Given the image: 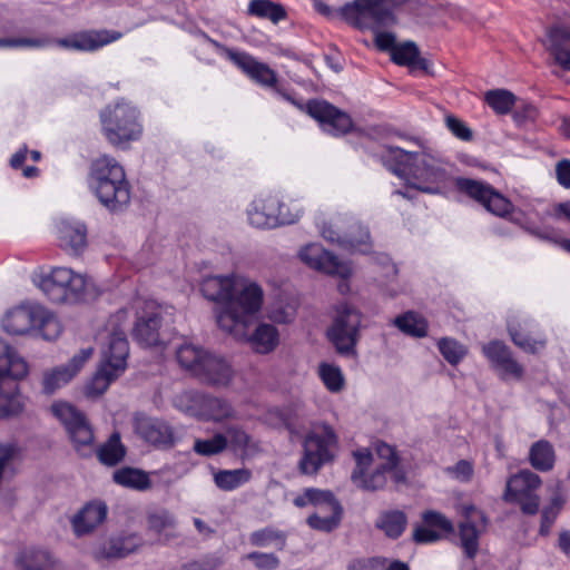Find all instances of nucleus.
I'll use <instances>...</instances> for the list:
<instances>
[{
    "mask_svg": "<svg viewBox=\"0 0 570 570\" xmlns=\"http://www.w3.org/2000/svg\"><path fill=\"white\" fill-rule=\"evenodd\" d=\"M200 291L208 301L218 304L217 325L224 332H234L237 336L245 335L248 315L258 313L263 305L262 287L252 282L243 284L234 274L206 277Z\"/></svg>",
    "mask_w": 570,
    "mask_h": 570,
    "instance_id": "f257e3e1",
    "label": "nucleus"
},
{
    "mask_svg": "<svg viewBox=\"0 0 570 570\" xmlns=\"http://www.w3.org/2000/svg\"><path fill=\"white\" fill-rule=\"evenodd\" d=\"M455 189L478 204L482 205L494 216L508 219L522 226L530 235L539 239L551 242L570 254V239L553 236V230L541 229L539 227L523 226L521 219L514 215L515 206L513 203L498 191L491 184L466 177L454 178Z\"/></svg>",
    "mask_w": 570,
    "mask_h": 570,
    "instance_id": "f03ea898",
    "label": "nucleus"
},
{
    "mask_svg": "<svg viewBox=\"0 0 570 570\" xmlns=\"http://www.w3.org/2000/svg\"><path fill=\"white\" fill-rule=\"evenodd\" d=\"M122 32L108 29H81L70 32L61 38L49 35L36 37H7L0 38V48H31L43 49L58 47L68 51L96 52L104 47L122 38Z\"/></svg>",
    "mask_w": 570,
    "mask_h": 570,
    "instance_id": "7ed1b4c3",
    "label": "nucleus"
},
{
    "mask_svg": "<svg viewBox=\"0 0 570 570\" xmlns=\"http://www.w3.org/2000/svg\"><path fill=\"white\" fill-rule=\"evenodd\" d=\"M88 184L110 212H121L130 202V185L125 169L111 156L102 155L92 160Z\"/></svg>",
    "mask_w": 570,
    "mask_h": 570,
    "instance_id": "20e7f679",
    "label": "nucleus"
},
{
    "mask_svg": "<svg viewBox=\"0 0 570 570\" xmlns=\"http://www.w3.org/2000/svg\"><path fill=\"white\" fill-rule=\"evenodd\" d=\"M387 156L395 161L392 171L402 178H412L417 190L436 194L445 183L446 171L440 161L425 153L406 151L400 147H389Z\"/></svg>",
    "mask_w": 570,
    "mask_h": 570,
    "instance_id": "39448f33",
    "label": "nucleus"
},
{
    "mask_svg": "<svg viewBox=\"0 0 570 570\" xmlns=\"http://www.w3.org/2000/svg\"><path fill=\"white\" fill-rule=\"evenodd\" d=\"M28 374L27 362L3 340H0V419L19 414L23 409L17 381Z\"/></svg>",
    "mask_w": 570,
    "mask_h": 570,
    "instance_id": "423d86ee",
    "label": "nucleus"
},
{
    "mask_svg": "<svg viewBox=\"0 0 570 570\" xmlns=\"http://www.w3.org/2000/svg\"><path fill=\"white\" fill-rule=\"evenodd\" d=\"M32 283L52 303H76L86 292V277L68 267L40 268L32 274Z\"/></svg>",
    "mask_w": 570,
    "mask_h": 570,
    "instance_id": "0eeeda50",
    "label": "nucleus"
},
{
    "mask_svg": "<svg viewBox=\"0 0 570 570\" xmlns=\"http://www.w3.org/2000/svg\"><path fill=\"white\" fill-rule=\"evenodd\" d=\"M99 117L102 134L114 146L137 140L142 134L139 111L130 104L109 105L100 111Z\"/></svg>",
    "mask_w": 570,
    "mask_h": 570,
    "instance_id": "6e6552de",
    "label": "nucleus"
},
{
    "mask_svg": "<svg viewBox=\"0 0 570 570\" xmlns=\"http://www.w3.org/2000/svg\"><path fill=\"white\" fill-rule=\"evenodd\" d=\"M407 0H353L340 10L344 21L356 29L391 27L396 23L394 10Z\"/></svg>",
    "mask_w": 570,
    "mask_h": 570,
    "instance_id": "1a4fd4ad",
    "label": "nucleus"
},
{
    "mask_svg": "<svg viewBox=\"0 0 570 570\" xmlns=\"http://www.w3.org/2000/svg\"><path fill=\"white\" fill-rule=\"evenodd\" d=\"M317 226L323 238L344 249L363 254L371 249V235L367 227L354 217L337 216L330 222L322 220Z\"/></svg>",
    "mask_w": 570,
    "mask_h": 570,
    "instance_id": "9d476101",
    "label": "nucleus"
},
{
    "mask_svg": "<svg viewBox=\"0 0 570 570\" xmlns=\"http://www.w3.org/2000/svg\"><path fill=\"white\" fill-rule=\"evenodd\" d=\"M51 412L65 426L75 450L87 455L94 449L95 434L86 415L67 402H55Z\"/></svg>",
    "mask_w": 570,
    "mask_h": 570,
    "instance_id": "9b49d317",
    "label": "nucleus"
},
{
    "mask_svg": "<svg viewBox=\"0 0 570 570\" xmlns=\"http://www.w3.org/2000/svg\"><path fill=\"white\" fill-rule=\"evenodd\" d=\"M163 308L159 304L154 301H138L132 338L147 347L165 344L167 335L163 328Z\"/></svg>",
    "mask_w": 570,
    "mask_h": 570,
    "instance_id": "f8f14e48",
    "label": "nucleus"
},
{
    "mask_svg": "<svg viewBox=\"0 0 570 570\" xmlns=\"http://www.w3.org/2000/svg\"><path fill=\"white\" fill-rule=\"evenodd\" d=\"M225 57L239 68L246 76L262 87L269 88L283 99L297 108H302L301 101L296 100L289 92L284 90L278 82L276 72L268 65L259 62L245 51L230 48H223Z\"/></svg>",
    "mask_w": 570,
    "mask_h": 570,
    "instance_id": "ddd939ff",
    "label": "nucleus"
},
{
    "mask_svg": "<svg viewBox=\"0 0 570 570\" xmlns=\"http://www.w3.org/2000/svg\"><path fill=\"white\" fill-rule=\"evenodd\" d=\"M541 484V478L537 473L521 470L508 479L503 500L507 503L518 504L525 515H535L540 509V497L537 490Z\"/></svg>",
    "mask_w": 570,
    "mask_h": 570,
    "instance_id": "4468645a",
    "label": "nucleus"
},
{
    "mask_svg": "<svg viewBox=\"0 0 570 570\" xmlns=\"http://www.w3.org/2000/svg\"><path fill=\"white\" fill-rule=\"evenodd\" d=\"M336 443L337 438L327 425L321 432L307 434L303 443L304 454L298 464L301 472L316 474L324 464L333 461V448Z\"/></svg>",
    "mask_w": 570,
    "mask_h": 570,
    "instance_id": "2eb2a0df",
    "label": "nucleus"
},
{
    "mask_svg": "<svg viewBox=\"0 0 570 570\" xmlns=\"http://www.w3.org/2000/svg\"><path fill=\"white\" fill-rule=\"evenodd\" d=\"M302 111L317 121L322 131L333 137H343L354 129L351 115L324 99H309L302 104Z\"/></svg>",
    "mask_w": 570,
    "mask_h": 570,
    "instance_id": "dca6fc26",
    "label": "nucleus"
},
{
    "mask_svg": "<svg viewBox=\"0 0 570 570\" xmlns=\"http://www.w3.org/2000/svg\"><path fill=\"white\" fill-rule=\"evenodd\" d=\"M362 322V315L347 304H342L337 309V316L334 320L327 335L341 354L354 353L357 342L358 328Z\"/></svg>",
    "mask_w": 570,
    "mask_h": 570,
    "instance_id": "f3484780",
    "label": "nucleus"
},
{
    "mask_svg": "<svg viewBox=\"0 0 570 570\" xmlns=\"http://www.w3.org/2000/svg\"><path fill=\"white\" fill-rule=\"evenodd\" d=\"M128 309L120 308L114 315L110 316L108 324L114 327L107 346L102 351L101 363H105L116 371L125 372L127 367V357L129 355V343L127 340L126 332L121 328V325L128 321Z\"/></svg>",
    "mask_w": 570,
    "mask_h": 570,
    "instance_id": "a211bd4d",
    "label": "nucleus"
},
{
    "mask_svg": "<svg viewBox=\"0 0 570 570\" xmlns=\"http://www.w3.org/2000/svg\"><path fill=\"white\" fill-rule=\"evenodd\" d=\"M353 458L355 468L352 471L351 480L358 489L371 492L380 491L386 487L389 476L393 479V471L381 465H376L375 469L368 471L373 462V454L370 449L363 448L353 451Z\"/></svg>",
    "mask_w": 570,
    "mask_h": 570,
    "instance_id": "6ab92c4d",
    "label": "nucleus"
},
{
    "mask_svg": "<svg viewBox=\"0 0 570 570\" xmlns=\"http://www.w3.org/2000/svg\"><path fill=\"white\" fill-rule=\"evenodd\" d=\"M285 208L275 195L256 198L247 210L248 222L256 228H275L294 223L295 218L285 213Z\"/></svg>",
    "mask_w": 570,
    "mask_h": 570,
    "instance_id": "aec40b11",
    "label": "nucleus"
},
{
    "mask_svg": "<svg viewBox=\"0 0 570 570\" xmlns=\"http://www.w3.org/2000/svg\"><path fill=\"white\" fill-rule=\"evenodd\" d=\"M464 521L459 524L460 546L466 558L473 559L479 551L480 534L487 529L489 519L473 504L463 507Z\"/></svg>",
    "mask_w": 570,
    "mask_h": 570,
    "instance_id": "412c9836",
    "label": "nucleus"
},
{
    "mask_svg": "<svg viewBox=\"0 0 570 570\" xmlns=\"http://www.w3.org/2000/svg\"><path fill=\"white\" fill-rule=\"evenodd\" d=\"M301 259L311 268L347 281L352 275L350 264L324 249L320 244H309L299 250Z\"/></svg>",
    "mask_w": 570,
    "mask_h": 570,
    "instance_id": "4be33fe9",
    "label": "nucleus"
},
{
    "mask_svg": "<svg viewBox=\"0 0 570 570\" xmlns=\"http://www.w3.org/2000/svg\"><path fill=\"white\" fill-rule=\"evenodd\" d=\"M508 332L512 342L522 351L537 354L547 345V337L531 318H512L508 322Z\"/></svg>",
    "mask_w": 570,
    "mask_h": 570,
    "instance_id": "5701e85b",
    "label": "nucleus"
},
{
    "mask_svg": "<svg viewBox=\"0 0 570 570\" xmlns=\"http://www.w3.org/2000/svg\"><path fill=\"white\" fill-rule=\"evenodd\" d=\"M422 521L423 524L413 531V540L416 543H434L455 532L453 522L441 512L428 510L422 513Z\"/></svg>",
    "mask_w": 570,
    "mask_h": 570,
    "instance_id": "b1692460",
    "label": "nucleus"
},
{
    "mask_svg": "<svg viewBox=\"0 0 570 570\" xmlns=\"http://www.w3.org/2000/svg\"><path fill=\"white\" fill-rule=\"evenodd\" d=\"M92 347L82 348L67 365L58 366L43 375V392L52 394L56 390L67 384L91 357Z\"/></svg>",
    "mask_w": 570,
    "mask_h": 570,
    "instance_id": "393cba45",
    "label": "nucleus"
},
{
    "mask_svg": "<svg viewBox=\"0 0 570 570\" xmlns=\"http://www.w3.org/2000/svg\"><path fill=\"white\" fill-rule=\"evenodd\" d=\"M59 246L70 255H80L87 247V227L70 218L60 219L57 225Z\"/></svg>",
    "mask_w": 570,
    "mask_h": 570,
    "instance_id": "a878e982",
    "label": "nucleus"
},
{
    "mask_svg": "<svg viewBox=\"0 0 570 570\" xmlns=\"http://www.w3.org/2000/svg\"><path fill=\"white\" fill-rule=\"evenodd\" d=\"M255 314H249L246 320L245 335L237 336L234 332H227L237 341L247 342L252 350L259 354H267L275 350L278 344L279 334L277 328L271 324H259L255 331L249 334L248 328Z\"/></svg>",
    "mask_w": 570,
    "mask_h": 570,
    "instance_id": "bb28decb",
    "label": "nucleus"
},
{
    "mask_svg": "<svg viewBox=\"0 0 570 570\" xmlns=\"http://www.w3.org/2000/svg\"><path fill=\"white\" fill-rule=\"evenodd\" d=\"M136 432L155 448L170 449L175 445L173 428L161 420L151 417L137 420Z\"/></svg>",
    "mask_w": 570,
    "mask_h": 570,
    "instance_id": "cd10ccee",
    "label": "nucleus"
},
{
    "mask_svg": "<svg viewBox=\"0 0 570 570\" xmlns=\"http://www.w3.org/2000/svg\"><path fill=\"white\" fill-rule=\"evenodd\" d=\"M547 49L554 63L563 71L570 72V26L553 24L547 32Z\"/></svg>",
    "mask_w": 570,
    "mask_h": 570,
    "instance_id": "c85d7f7f",
    "label": "nucleus"
},
{
    "mask_svg": "<svg viewBox=\"0 0 570 570\" xmlns=\"http://www.w3.org/2000/svg\"><path fill=\"white\" fill-rule=\"evenodd\" d=\"M194 376L212 385H227L233 377V368L225 358L207 353Z\"/></svg>",
    "mask_w": 570,
    "mask_h": 570,
    "instance_id": "c756f323",
    "label": "nucleus"
},
{
    "mask_svg": "<svg viewBox=\"0 0 570 570\" xmlns=\"http://www.w3.org/2000/svg\"><path fill=\"white\" fill-rule=\"evenodd\" d=\"M141 544L139 535L131 533L111 538L94 551V558L97 561L125 558L132 553Z\"/></svg>",
    "mask_w": 570,
    "mask_h": 570,
    "instance_id": "7c9ffc66",
    "label": "nucleus"
},
{
    "mask_svg": "<svg viewBox=\"0 0 570 570\" xmlns=\"http://www.w3.org/2000/svg\"><path fill=\"white\" fill-rule=\"evenodd\" d=\"M39 305H21L7 312L2 318L3 330L12 335H23L35 327Z\"/></svg>",
    "mask_w": 570,
    "mask_h": 570,
    "instance_id": "2f4dec72",
    "label": "nucleus"
},
{
    "mask_svg": "<svg viewBox=\"0 0 570 570\" xmlns=\"http://www.w3.org/2000/svg\"><path fill=\"white\" fill-rule=\"evenodd\" d=\"M107 505L100 501L87 503L73 518L72 528L77 535L91 532L101 524L107 517Z\"/></svg>",
    "mask_w": 570,
    "mask_h": 570,
    "instance_id": "473e14b6",
    "label": "nucleus"
},
{
    "mask_svg": "<svg viewBox=\"0 0 570 570\" xmlns=\"http://www.w3.org/2000/svg\"><path fill=\"white\" fill-rule=\"evenodd\" d=\"M293 503L299 509L312 505L320 512L341 505L332 491L317 488H306L294 498Z\"/></svg>",
    "mask_w": 570,
    "mask_h": 570,
    "instance_id": "72a5a7b5",
    "label": "nucleus"
},
{
    "mask_svg": "<svg viewBox=\"0 0 570 570\" xmlns=\"http://www.w3.org/2000/svg\"><path fill=\"white\" fill-rule=\"evenodd\" d=\"M225 436H227L229 450L243 460L259 450L258 443L238 425L226 428Z\"/></svg>",
    "mask_w": 570,
    "mask_h": 570,
    "instance_id": "f704fd0d",
    "label": "nucleus"
},
{
    "mask_svg": "<svg viewBox=\"0 0 570 570\" xmlns=\"http://www.w3.org/2000/svg\"><path fill=\"white\" fill-rule=\"evenodd\" d=\"M112 480L118 485L136 491H147L151 488L149 474L131 466L117 469L112 474Z\"/></svg>",
    "mask_w": 570,
    "mask_h": 570,
    "instance_id": "c9c22d12",
    "label": "nucleus"
},
{
    "mask_svg": "<svg viewBox=\"0 0 570 570\" xmlns=\"http://www.w3.org/2000/svg\"><path fill=\"white\" fill-rule=\"evenodd\" d=\"M529 462L537 471H551L556 463L553 445L548 440L543 439L534 442L529 450Z\"/></svg>",
    "mask_w": 570,
    "mask_h": 570,
    "instance_id": "e433bc0d",
    "label": "nucleus"
},
{
    "mask_svg": "<svg viewBox=\"0 0 570 570\" xmlns=\"http://www.w3.org/2000/svg\"><path fill=\"white\" fill-rule=\"evenodd\" d=\"M17 562L23 570H56L55 560L47 550L26 549L20 552Z\"/></svg>",
    "mask_w": 570,
    "mask_h": 570,
    "instance_id": "4c0bfd02",
    "label": "nucleus"
},
{
    "mask_svg": "<svg viewBox=\"0 0 570 570\" xmlns=\"http://www.w3.org/2000/svg\"><path fill=\"white\" fill-rule=\"evenodd\" d=\"M248 541L253 547L267 548L274 546L278 551H283L286 547L287 533L274 527H265L253 531Z\"/></svg>",
    "mask_w": 570,
    "mask_h": 570,
    "instance_id": "58836bf2",
    "label": "nucleus"
},
{
    "mask_svg": "<svg viewBox=\"0 0 570 570\" xmlns=\"http://www.w3.org/2000/svg\"><path fill=\"white\" fill-rule=\"evenodd\" d=\"M247 13L259 19H267L273 23H278L287 18L285 7L271 0H250Z\"/></svg>",
    "mask_w": 570,
    "mask_h": 570,
    "instance_id": "ea45409f",
    "label": "nucleus"
},
{
    "mask_svg": "<svg viewBox=\"0 0 570 570\" xmlns=\"http://www.w3.org/2000/svg\"><path fill=\"white\" fill-rule=\"evenodd\" d=\"M392 61L399 66L426 70L428 60L420 57V51L414 42H405L393 48Z\"/></svg>",
    "mask_w": 570,
    "mask_h": 570,
    "instance_id": "a19ab883",
    "label": "nucleus"
},
{
    "mask_svg": "<svg viewBox=\"0 0 570 570\" xmlns=\"http://www.w3.org/2000/svg\"><path fill=\"white\" fill-rule=\"evenodd\" d=\"M406 524V514L400 510L382 512L375 523L376 528L391 539L400 538L405 531Z\"/></svg>",
    "mask_w": 570,
    "mask_h": 570,
    "instance_id": "79ce46f5",
    "label": "nucleus"
},
{
    "mask_svg": "<svg viewBox=\"0 0 570 570\" xmlns=\"http://www.w3.org/2000/svg\"><path fill=\"white\" fill-rule=\"evenodd\" d=\"M232 405L223 399L204 396L200 401V415L206 421L222 422L233 416Z\"/></svg>",
    "mask_w": 570,
    "mask_h": 570,
    "instance_id": "37998d69",
    "label": "nucleus"
},
{
    "mask_svg": "<svg viewBox=\"0 0 570 570\" xmlns=\"http://www.w3.org/2000/svg\"><path fill=\"white\" fill-rule=\"evenodd\" d=\"M252 479V471L246 468L219 470L214 474L215 485L222 491H234Z\"/></svg>",
    "mask_w": 570,
    "mask_h": 570,
    "instance_id": "c03bdc74",
    "label": "nucleus"
},
{
    "mask_svg": "<svg viewBox=\"0 0 570 570\" xmlns=\"http://www.w3.org/2000/svg\"><path fill=\"white\" fill-rule=\"evenodd\" d=\"M567 502L566 495L561 491H556L549 503L541 511V522L539 535L548 537L551 533L552 525L561 513Z\"/></svg>",
    "mask_w": 570,
    "mask_h": 570,
    "instance_id": "a18cd8bd",
    "label": "nucleus"
},
{
    "mask_svg": "<svg viewBox=\"0 0 570 570\" xmlns=\"http://www.w3.org/2000/svg\"><path fill=\"white\" fill-rule=\"evenodd\" d=\"M343 508L342 505L327 509L323 512L316 511L312 513L306 523L309 528L316 531L331 532L335 530L342 520Z\"/></svg>",
    "mask_w": 570,
    "mask_h": 570,
    "instance_id": "49530a36",
    "label": "nucleus"
},
{
    "mask_svg": "<svg viewBox=\"0 0 570 570\" xmlns=\"http://www.w3.org/2000/svg\"><path fill=\"white\" fill-rule=\"evenodd\" d=\"M126 448L121 443L120 434L112 433L109 439L99 446L97 456L99 461L108 466H115L124 460Z\"/></svg>",
    "mask_w": 570,
    "mask_h": 570,
    "instance_id": "de8ad7c7",
    "label": "nucleus"
},
{
    "mask_svg": "<svg viewBox=\"0 0 570 570\" xmlns=\"http://www.w3.org/2000/svg\"><path fill=\"white\" fill-rule=\"evenodd\" d=\"M393 324L404 334L413 337H425L428 335L429 324L425 318L416 313L409 311L393 320Z\"/></svg>",
    "mask_w": 570,
    "mask_h": 570,
    "instance_id": "09e8293b",
    "label": "nucleus"
},
{
    "mask_svg": "<svg viewBox=\"0 0 570 570\" xmlns=\"http://www.w3.org/2000/svg\"><path fill=\"white\" fill-rule=\"evenodd\" d=\"M35 318L33 330H38L40 335L47 341H55L62 332V326L58 317L49 309L39 305Z\"/></svg>",
    "mask_w": 570,
    "mask_h": 570,
    "instance_id": "8fccbe9b",
    "label": "nucleus"
},
{
    "mask_svg": "<svg viewBox=\"0 0 570 570\" xmlns=\"http://www.w3.org/2000/svg\"><path fill=\"white\" fill-rule=\"evenodd\" d=\"M375 451L377 456L385 461L380 465L393 471V481L396 484L405 482V472L400 468V458L397 455L396 449L383 441H379L375 444Z\"/></svg>",
    "mask_w": 570,
    "mask_h": 570,
    "instance_id": "3c124183",
    "label": "nucleus"
},
{
    "mask_svg": "<svg viewBox=\"0 0 570 570\" xmlns=\"http://www.w3.org/2000/svg\"><path fill=\"white\" fill-rule=\"evenodd\" d=\"M122 372L116 371V368L101 363L97 372L91 377L90 382L86 386V392L90 396H97L104 394L110 383L118 379Z\"/></svg>",
    "mask_w": 570,
    "mask_h": 570,
    "instance_id": "603ef678",
    "label": "nucleus"
},
{
    "mask_svg": "<svg viewBox=\"0 0 570 570\" xmlns=\"http://www.w3.org/2000/svg\"><path fill=\"white\" fill-rule=\"evenodd\" d=\"M517 97L507 89H492L484 94V102L497 114L508 115L514 107Z\"/></svg>",
    "mask_w": 570,
    "mask_h": 570,
    "instance_id": "864d4df0",
    "label": "nucleus"
},
{
    "mask_svg": "<svg viewBox=\"0 0 570 570\" xmlns=\"http://www.w3.org/2000/svg\"><path fill=\"white\" fill-rule=\"evenodd\" d=\"M208 352L193 344H183L176 352L177 361L181 367L195 375Z\"/></svg>",
    "mask_w": 570,
    "mask_h": 570,
    "instance_id": "5fc2aeb1",
    "label": "nucleus"
},
{
    "mask_svg": "<svg viewBox=\"0 0 570 570\" xmlns=\"http://www.w3.org/2000/svg\"><path fill=\"white\" fill-rule=\"evenodd\" d=\"M228 448L227 436L223 433H215L210 439H196L193 445L195 453L202 456H214Z\"/></svg>",
    "mask_w": 570,
    "mask_h": 570,
    "instance_id": "6e6d98bb",
    "label": "nucleus"
},
{
    "mask_svg": "<svg viewBox=\"0 0 570 570\" xmlns=\"http://www.w3.org/2000/svg\"><path fill=\"white\" fill-rule=\"evenodd\" d=\"M318 374L328 391L337 393L344 387V376L338 366L330 363H321Z\"/></svg>",
    "mask_w": 570,
    "mask_h": 570,
    "instance_id": "4d7b16f0",
    "label": "nucleus"
},
{
    "mask_svg": "<svg viewBox=\"0 0 570 570\" xmlns=\"http://www.w3.org/2000/svg\"><path fill=\"white\" fill-rule=\"evenodd\" d=\"M438 347L442 356L451 364L456 365L465 356V347L454 338L442 337L438 342Z\"/></svg>",
    "mask_w": 570,
    "mask_h": 570,
    "instance_id": "13d9d810",
    "label": "nucleus"
},
{
    "mask_svg": "<svg viewBox=\"0 0 570 570\" xmlns=\"http://www.w3.org/2000/svg\"><path fill=\"white\" fill-rule=\"evenodd\" d=\"M175 524L176 519L174 514L166 509L153 511L147 514L148 530L155 532L156 534H160L168 528H174Z\"/></svg>",
    "mask_w": 570,
    "mask_h": 570,
    "instance_id": "bf43d9fd",
    "label": "nucleus"
},
{
    "mask_svg": "<svg viewBox=\"0 0 570 570\" xmlns=\"http://www.w3.org/2000/svg\"><path fill=\"white\" fill-rule=\"evenodd\" d=\"M484 356L490 362V365L495 370L505 357L512 353L510 347L501 341H491L482 348Z\"/></svg>",
    "mask_w": 570,
    "mask_h": 570,
    "instance_id": "052dcab7",
    "label": "nucleus"
},
{
    "mask_svg": "<svg viewBox=\"0 0 570 570\" xmlns=\"http://www.w3.org/2000/svg\"><path fill=\"white\" fill-rule=\"evenodd\" d=\"M501 380H521L524 374L523 366L514 360L512 353L494 370Z\"/></svg>",
    "mask_w": 570,
    "mask_h": 570,
    "instance_id": "680f3d73",
    "label": "nucleus"
},
{
    "mask_svg": "<svg viewBox=\"0 0 570 570\" xmlns=\"http://www.w3.org/2000/svg\"><path fill=\"white\" fill-rule=\"evenodd\" d=\"M445 127L458 139L462 141H471L473 139V131L465 121L454 115L445 116Z\"/></svg>",
    "mask_w": 570,
    "mask_h": 570,
    "instance_id": "e2e57ef3",
    "label": "nucleus"
},
{
    "mask_svg": "<svg viewBox=\"0 0 570 570\" xmlns=\"http://www.w3.org/2000/svg\"><path fill=\"white\" fill-rule=\"evenodd\" d=\"M247 560L254 562L258 570H275L279 567V559L274 553L253 551L246 554Z\"/></svg>",
    "mask_w": 570,
    "mask_h": 570,
    "instance_id": "0e129e2a",
    "label": "nucleus"
},
{
    "mask_svg": "<svg viewBox=\"0 0 570 570\" xmlns=\"http://www.w3.org/2000/svg\"><path fill=\"white\" fill-rule=\"evenodd\" d=\"M446 472L460 482H470L473 478L474 468L472 462L460 460L453 466L446 468Z\"/></svg>",
    "mask_w": 570,
    "mask_h": 570,
    "instance_id": "69168bd1",
    "label": "nucleus"
},
{
    "mask_svg": "<svg viewBox=\"0 0 570 570\" xmlns=\"http://www.w3.org/2000/svg\"><path fill=\"white\" fill-rule=\"evenodd\" d=\"M383 27L368 28L374 32V43L382 51H393L395 45V36L392 32L380 31ZM363 28L362 30H364Z\"/></svg>",
    "mask_w": 570,
    "mask_h": 570,
    "instance_id": "338daca9",
    "label": "nucleus"
},
{
    "mask_svg": "<svg viewBox=\"0 0 570 570\" xmlns=\"http://www.w3.org/2000/svg\"><path fill=\"white\" fill-rule=\"evenodd\" d=\"M554 171L558 184L566 189H570V159L562 158L557 161Z\"/></svg>",
    "mask_w": 570,
    "mask_h": 570,
    "instance_id": "774afa93",
    "label": "nucleus"
}]
</instances>
